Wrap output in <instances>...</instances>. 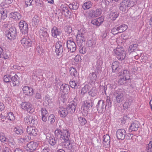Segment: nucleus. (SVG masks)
Returning a JSON list of instances; mask_svg holds the SVG:
<instances>
[{"mask_svg":"<svg viewBox=\"0 0 152 152\" xmlns=\"http://www.w3.org/2000/svg\"><path fill=\"white\" fill-rule=\"evenodd\" d=\"M76 106V104L73 102L68 105L66 108L61 107L58 111L59 114L62 117H65L68 113H74Z\"/></svg>","mask_w":152,"mask_h":152,"instance_id":"1","label":"nucleus"},{"mask_svg":"<svg viewBox=\"0 0 152 152\" xmlns=\"http://www.w3.org/2000/svg\"><path fill=\"white\" fill-rule=\"evenodd\" d=\"M137 0H124L120 3L119 9L122 12H126L129 8L133 7Z\"/></svg>","mask_w":152,"mask_h":152,"instance_id":"2","label":"nucleus"},{"mask_svg":"<svg viewBox=\"0 0 152 152\" xmlns=\"http://www.w3.org/2000/svg\"><path fill=\"white\" fill-rule=\"evenodd\" d=\"M93 103L91 101H84L81 107L82 113L83 115L84 116L87 115L89 111L91 109Z\"/></svg>","mask_w":152,"mask_h":152,"instance_id":"3","label":"nucleus"},{"mask_svg":"<svg viewBox=\"0 0 152 152\" xmlns=\"http://www.w3.org/2000/svg\"><path fill=\"white\" fill-rule=\"evenodd\" d=\"M24 121L27 124L34 127L36 126L38 123L37 117L34 115H30L28 118H24Z\"/></svg>","mask_w":152,"mask_h":152,"instance_id":"4","label":"nucleus"},{"mask_svg":"<svg viewBox=\"0 0 152 152\" xmlns=\"http://www.w3.org/2000/svg\"><path fill=\"white\" fill-rule=\"evenodd\" d=\"M113 52L117 55V58L119 60L124 59L126 57V52L122 47L117 48L113 50Z\"/></svg>","mask_w":152,"mask_h":152,"instance_id":"5","label":"nucleus"},{"mask_svg":"<svg viewBox=\"0 0 152 152\" xmlns=\"http://www.w3.org/2000/svg\"><path fill=\"white\" fill-rule=\"evenodd\" d=\"M113 95L115 97V101L118 103H121L124 101V94L122 90L118 89L115 91Z\"/></svg>","mask_w":152,"mask_h":152,"instance_id":"6","label":"nucleus"},{"mask_svg":"<svg viewBox=\"0 0 152 152\" xmlns=\"http://www.w3.org/2000/svg\"><path fill=\"white\" fill-rule=\"evenodd\" d=\"M66 46L69 51L73 52L75 51L76 46L75 43L73 39L71 38L68 39L67 41Z\"/></svg>","mask_w":152,"mask_h":152,"instance_id":"7","label":"nucleus"},{"mask_svg":"<svg viewBox=\"0 0 152 152\" xmlns=\"http://www.w3.org/2000/svg\"><path fill=\"white\" fill-rule=\"evenodd\" d=\"M39 34L40 38L42 41L47 42L49 38V35L46 28L41 29L39 31Z\"/></svg>","mask_w":152,"mask_h":152,"instance_id":"8","label":"nucleus"},{"mask_svg":"<svg viewBox=\"0 0 152 152\" xmlns=\"http://www.w3.org/2000/svg\"><path fill=\"white\" fill-rule=\"evenodd\" d=\"M20 29L22 33L27 34L28 30V24L24 21H21L19 23Z\"/></svg>","mask_w":152,"mask_h":152,"instance_id":"9","label":"nucleus"},{"mask_svg":"<svg viewBox=\"0 0 152 152\" xmlns=\"http://www.w3.org/2000/svg\"><path fill=\"white\" fill-rule=\"evenodd\" d=\"M106 106L103 100H99L96 106V108L99 113H102L106 109Z\"/></svg>","mask_w":152,"mask_h":152,"instance_id":"10","label":"nucleus"},{"mask_svg":"<svg viewBox=\"0 0 152 152\" xmlns=\"http://www.w3.org/2000/svg\"><path fill=\"white\" fill-rule=\"evenodd\" d=\"M63 43L60 41L57 42L55 45V51L57 55H61L63 51Z\"/></svg>","mask_w":152,"mask_h":152,"instance_id":"11","label":"nucleus"},{"mask_svg":"<svg viewBox=\"0 0 152 152\" xmlns=\"http://www.w3.org/2000/svg\"><path fill=\"white\" fill-rule=\"evenodd\" d=\"M6 36L9 39H14L17 36V33L15 28L12 27L9 29L8 32L6 34Z\"/></svg>","mask_w":152,"mask_h":152,"instance_id":"12","label":"nucleus"},{"mask_svg":"<svg viewBox=\"0 0 152 152\" xmlns=\"http://www.w3.org/2000/svg\"><path fill=\"white\" fill-rule=\"evenodd\" d=\"M112 67L113 72H119V75H121L122 72L121 71V66H119V63L118 61H115L112 64Z\"/></svg>","mask_w":152,"mask_h":152,"instance_id":"13","label":"nucleus"},{"mask_svg":"<svg viewBox=\"0 0 152 152\" xmlns=\"http://www.w3.org/2000/svg\"><path fill=\"white\" fill-rule=\"evenodd\" d=\"M101 10L97 9L95 10H91L90 11L88 15L89 17L95 18L99 16L101 14Z\"/></svg>","mask_w":152,"mask_h":152,"instance_id":"14","label":"nucleus"},{"mask_svg":"<svg viewBox=\"0 0 152 152\" xmlns=\"http://www.w3.org/2000/svg\"><path fill=\"white\" fill-rule=\"evenodd\" d=\"M22 108L29 113L33 112L32 106L28 102H23L21 104Z\"/></svg>","mask_w":152,"mask_h":152,"instance_id":"15","label":"nucleus"},{"mask_svg":"<svg viewBox=\"0 0 152 152\" xmlns=\"http://www.w3.org/2000/svg\"><path fill=\"white\" fill-rule=\"evenodd\" d=\"M126 131L124 129H118L116 132V136L119 140H124L125 137Z\"/></svg>","mask_w":152,"mask_h":152,"instance_id":"16","label":"nucleus"},{"mask_svg":"<svg viewBox=\"0 0 152 152\" xmlns=\"http://www.w3.org/2000/svg\"><path fill=\"white\" fill-rule=\"evenodd\" d=\"M38 146V144L37 142L33 141L30 142L27 144V148H27V150H28V151L29 150L34 151L36 149Z\"/></svg>","mask_w":152,"mask_h":152,"instance_id":"17","label":"nucleus"},{"mask_svg":"<svg viewBox=\"0 0 152 152\" xmlns=\"http://www.w3.org/2000/svg\"><path fill=\"white\" fill-rule=\"evenodd\" d=\"M26 131L28 134L31 135L33 136H35L37 134V130L31 126H28Z\"/></svg>","mask_w":152,"mask_h":152,"instance_id":"18","label":"nucleus"},{"mask_svg":"<svg viewBox=\"0 0 152 152\" xmlns=\"http://www.w3.org/2000/svg\"><path fill=\"white\" fill-rule=\"evenodd\" d=\"M20 42L24 47L26 48L30 47L31 45V40L29 39L23 38L21 40Z\"/></svg>","mask_w":152,"mask_h":152,"instance_id":"19","label":"nucleus"},{"mask_svg":"<svg viewBox=\"0 0 152 152\" xmlns=\"http://www.w3.org/2000/svg\"><path fill=\"white\" fill-rule=\"evenodd\" d=\"M61 32V30L56 26H54L51 30L52 35L54 37H56L58 35H60Z\"/></svg>","mask_w":152,"mask_h":152,"instance_id":"20","label":"nucleus"},{"mask_svg":"<svg viewBox=\"0 0 152 152\" xmlns=\"http://www.w3.org/2000/svg\"><path fill=\"white\" fill-rule=\"evenodd\" d=\"M0 140L1 142L8 141L12 145H15V142H14L13 138L8 139L6 138L3 134H0Z\"/></svg>","mask_w":152,"mask_h":152,"instance_id":"21","label":"nucleus"},{"mask_svg":"<svg viewBox=\"0 0 152 152\" xmlns=\"http://www.w3.org/2000/svg\"><path fill=\"white\" fill-rule=\"evenodd\" d=\"M104 20V19L103 17H101L92 20L91 21V23L92 24L95 25L96 26H100L101 24L103 22Z\"/></svg>","mask_w":152,"mask_h":152,"instance_id":"22","label":"nucleus"},{"mask_svg":"<svg viewBox=\"0 0 152 152\" xmlns=\"http://www.w3.org/2000/svg\"><path fill=\"white\" fill-rule=\"evenodd\" d=\"M138 128L139 123L137 121H136L131 124L129 127V131L131 132L133 131H136L137 130Z\"/></svg>","mask_w":152,"mask_h":152,"instance_id":"23","label":"nucleus"},{"mask_svg":"<svg viewBox=\"0 0 152 152\" xmlns=\"http://www.w3.org/2000/svg\"><path fill=\"white\" fill-rule=\"evenodd\" d=\"M10 17L13 19L19 20L21 18L22 16L18 12H12L10 15Z\"/></svg>","mask_w":152,"mask_h":152,"instance_id":"24","label":"nucleus"},{"mask_svg":"<svg viewBox=\"0 0 152 152\" xmlns=\"http://www.w3.org/2000/svg\"><path fill=\"white\" fill-rule=\"evenodd\" d=\"M64 141L63 142L62 145L63 147L64 148H68L69 149H71L72 147V144L70 142L69 140H64Z\"/></svg>","mask_w":152,"mask_h":152,"instance_id":"25","label":"nucleus"},{"mask_svg":"<svg viewBox=\"0 0 152 152\" xmlns=\"http://www.w3.org/2000/svg\"><path fill=\"white\" fill-rule=\"evenodd\" d=\"M61 136V138L63 140H68L69 139V133L67 130L63 129L62 134Z\"/></svg>","mask_w":152,"mask_h":152,"instance_id":"26","label":"nucleus"},{"mask_svg":"<svg viewBox=\"0 0 152 152\" xmlns=\"http://www.w3.org/2000/svg\"><path fill=\"white\" fill-rule=\"evenodd\" d=\"M86 33L85 31L83 29H80L79 31V34L77 35L76 39H80L82 38L83 39H86Z\"/></svg>","mask_w":152,"mask_h":152,"instance_id":"27","label":"nucleus"},{"mask_svg":"<svg viewBox=\"0 0 152 152\" xmlns=\"http://www.w3.org/2000/svg\"><path fill=\"white\" fill-rule=\"evenodd\" d=\"M11 80L12 85L14 86L19 85V82L18 80V77L17 75H15L14 76L12 77Z\"/></svg>","mask_w":152,"mask_h":152,"instance_id":"28","label":"nucleus"},{"mask_svg":"<svg viewBox=\"0 0 152 152\" xmlns=\"http://www.w3.org/2000/svg\"><path fill=\"white\" fill-rule=\"evenodd\" d=\"M41 113L42 115V120L44 122H46L47 120V118L48 115L47 110L45 108L41 109Z\"/></svg>","mask_w":152,"mask_h":152,"instance_id":"29","label":"nucleus"},{"mask_svg":"<svg viewBox=\"0 0 152 152\" xmlns=\"http://www.w3.org/2000/svg\"><path fill=\"white\" fill-rule=\"evenodd\" d=\"M60 89L64 93L66 94L69 91L70 88L68 85L65 84L61 86Z\"/></svg>","mask_w":152,"mask_h":152,"instance_id":"30","label":"nucleus"},{"mask_svg":"<svg viewBox=\"0 0 152 152\" xmlns=\"http://www.w3.org/2000/svg\"><path fill=\"white\" fill-rule=\"evenodd\" d=\"M39 18L37 15H35L32 19V24L34 26L37 27L39 24Z\"/></svg>","mask_w":152,"mask_h":152,"instance_id":"31","label":"nucleus"},{"mask_svg":"<svg viewBox=\"0 0 152 152\" xmlns=\"http://www.w3.org/2000/svg\"><path fill=\"white\" fill-rule=\"evenodd\" d=\"M97 75L95 72H93L90 73L89 75L88 78L89 80L91 81V82H94L96 80Z\"/></svg>","mask_w":152,"mask_h":152,"instance_id":"32","label":"nucleus"},{"mask_svg":"<svg viewBox=\"0 0 152 152\" xmlns=\"http://www.w3.org/2000/svg\"><path fill=\"white\" fill-rule=\"evenodd\" d=\"M118 15L117 12H111L110 13L109 18L111 20H114L118 17Z\"/></svg>","mask_w":152,"mask_h":152,"instance_id":"33","label":"nucleus"},{"mask_svg":"<svg viewBox=\"0 0 152 152\" xmlns=\"http://www.w3.org/2000/svg\"><path fill=\"white\" fill-rule=\"evenodd\" d=\"M117 27L119 31V32L120 33L123 32L125 31L128 28L127 26L124 24H122L120 26Z\"/></svg>","mask_w":152,"mask_h":152,"instance_id":"34","label":"nucleus"},{"mask_svg":"<svg viewBox=\"0 0 152 152\" xmlns=\"http://www.w3.org/2000/svg\"><path fill=\"white\" fill-rule=\"evenodd\" d=\"M92 4L91 1L86 2L83 4L82 6V8L85 10L88 9L92 7Z\"/></svg>","mask_w":152,"mask_h":152,"instance_id":"35","label":"nucleus"},{"mask_svg":"<svg viewBox=\"0 0 152 152\" xmlns=\"http://www.w3.org/2000/svg\"><path fill=\"white\" fill-rule=\"evenodd\" d=\"M13 130L15 133L18 135H21L23 132V129L19 126H17L14 128Z\"/></svg>","mask_w":152,"mask_h":152,"instance_id":"36","label":"nucleus"},{"mask_svg":"<svg viewBox=\"0 0 152 152\" xmlns=\"http://www.w3.org/2000/svg\"><path fill=\"white\" fill-rule=\"evenodd\" d=\"M69 7L70 9L76 10L78 9L79 7V4L75 2H73L72 4H70Z\"/></svg>","mask_w":152,"mask_h":152,"instance_id":"37","label":"nucleus"},{"mask_svg":"<svg viewBox=\"0 0 152 152\" xmlns=\"http://www.w3.org/2000/svg\"><path fill=\"white\" fill-rule=\"evenodd\" d=\"M7 11L3 10H1L0 11V20L1 19L4 20L7 17Z\"/></svg>","mask_w":152,"mask_h":152,"instance_id":"38","label":"nucleus"},{"mask_svg":"<svg viewBox=\"0 0 152 152\" xmlns=\"http://www.w3.org/2000/svg\"><path fill=\"white\" fill-rule=\"evenodd\" d=\"M36 50L38 53L39 55H40L42 53L43 48L42 46L40 44H37L36 45Z\"/></svg>","mask_w":152,"mask_h":152,"instance_id":"39","label":"nucleus"},{"mask_svg":"<svg viewBox=\"0 0 152 152\" xmlns=\"http://www.w3.org/2000/svg\"><path fill=\"white\" fill-rule=\"evenodd\" d=\"M121 75H123V77L125 78V79L126 80H129L130 79L129 72L127 70H124L123 71L122 74Z\"/></svg>","mask_w":152,"mask_h":152,"instance_id":"40","label":"nucleus"},{"mask_svg":"<svg viewBox=\"0 0 152 152\" xmlns=\"http://www.w3.org/2000/svg\"><path fill=\"white\" fill-rule=\"evenodd\" d=\"M137 44H133L130 45L129 48V51L130 52V53L132 52H135L137 50Z\"/></svg>","mask_w":152,"mask_h":152,"instance_id":"41","label":"nucleus"},{"mask_svg":"<svg viewBox=\"0 0 152 152\" xmlns=\"http://www.w3.org/2000/svg\"><path fill=\"white\" fill-rule=\"evenodd\" d=\"M18 139L22 143L26 142L29 140V137L28 136H25L23 137H20Z\"/></svg>","mask_w":152,"mask_h":152,"instance_id":"42","label":"nucleus"},{"mask_svg":"<svg viewBox=\"0 0 152 152\" xmlns=\"http://www.w3.org/2000/svg\"><path fill=\"white\" fill-rule=\"evenodd\" d=\"M63 130L61 129H57L55 131V137H60L61 138V135L62 134Z\"/></svg>","mask_w":152,"mask_h":152,"instance_id":"43","label":"nucleus"},{"mask_svg":"<svg viewBox=\"0 0 152 152\" xmlns=\"http://www.w3.org/2000/svg\"><path fill=\"white\" fill-rule=\"evenodd\" d=\"M57 141V139H55L53 137H51L49 138V141L50 144L52 145H55Z\"/></svg>","mask_w":152,"mask_h":152,"instance_id":"44","label":"nucleus"},{"mask_svg":"<svg viewBox=\"0 0 152 152\" xmlns=\"http://www.w3.org/2000/svg\"><path fill=\"white\" fill-rule=\"evenodd\" d=\"M62 12L63 13L67 16L70 15H71V12L68 9L67 7H64L63 9L62 10Z\"/></svg>","mask_w":152,"mask_h":152,"instance_id":"45","label":"nucleus"},{"mask_svg":"<svg viewBox=\"0 0 152 152\" xmlns=\"http://www.w3.org/2000/svg\"><path fill=\"white\" fill-rule=\"evenodd\" d=\"M69 84L71 87L75 88H77L79 86V84L77 83H76L74 81H70Z\"/></svg>","mask_w":152,"mask_h":152,"instance_id":"46","label":"nucleus"},{"mask_svg":"<svg viewBox=\"0 0 152 152\" xmlns=\"http://www.w3.org/2000/svg\"><path fill=\"white\" fill-rule=\"evenodd\" d=\"M44 101L46 103V105H48L49 103L52 102L53 99H50L48 96H45V99Z\"/></svg>","mask_w":152,"mask_h":152,"instance_id":"47","label":"nucleus"},{"mask_svg":"<svg viewBox=\"0 0 152 152\" xmlns=\"http://www.w3.org/2000/svg\"><path fill=\"white\" fill-rule=\"evenodd\" d=\"M55 120V117L53 115H50L48 117V121L50 124H52Z\"/></svg>","mask_w":152,"mask_h":152,"instance_id":"48","label":"nucleus"},{"mask_svg":"<svg viewBox=\"0 0 152 152\" xmlns=\"http://www.w3.org/2000/svg\"><path fill=\"white\" fill-rule=\"evenodd\" d=\"M70 75L74 77L76 76L77 75V71L75 68H72L69 72Z\"/></svg>","mask_w":152,"mask_h":152,"instance_id":"49","label":"nucleus"},{"mask_svg":"<svg viewBox=\"0 0 152 152\" xmlns=\"http://www.w3.org/2000/svg\"><path fill=\"white\" fill-rule=\"evenodd\" d=\"M12 77L9 75H6L4 76L3 77V80L6 83H8L10 81Z\"/></svg>","mask_w":152,"mask_h":152,"instance_id":"50","label":"nucleus"},{"mask_svg":"<svg viewBox=\"0 0 152 152\" xmlns=\"http://www.w3.org/2000/svg\"><path fill=\"white\" fill-rule=\"evenodd\" d=\"M89 94L92 96H94L96 95V91L95 88H93L88 92Z\"/></svg>","mask_w":152,"mask_h":152,"instance_id":"51","label":"nucleus"},{"mask_svg":"<svg viewBox=\"0 0 152 152\" xmlns=\"http://www.w3.org/2000/svg\"><path fill=\"white\" fill-rule=\"evenodd\" d=\"M103 141L104 142H105L107 143V144L108 145V143L109 144L110 142V137L108 135H104L103 136Z\"/></svg>","mask_w":152,"mask_h":152,"instance_id":"52","label":"nucleus"},{"mask_svg":"<svg viewBox=\"0 0 152 152\" xmlns=\"http://www.w3.org/2000/svg\"><path fill=\"white\" fill-rule=\"evenodd\" d=\"M77 45L79 47L82 46L83 42L85 41V39L80 38V39H77Z\"/></svg>","mask_w":152,"mask_h":152,"instance_id":"53","label":"nucleus"},{"mask_svg":"<svg viewBox=\"0 0 152 152\" xmlns=\"http://www.w3.org/2000/svg\"><path fill=\"white\" fill-rule=\"evenodd\" d=\"M77 45L79 47L82 46L83 42L85 41V39L80 38V39H77Z\"/></svg>","mask_w":152,"mask_h":152,"instance_id":"54","label":"nucleus"},{"mask_svg":"<svg viewBox=\"0 0 152 152\" xmlns=\"http://www.w3.org/2000/svg\"><path fill=\"white\" fill-rule=\"evenodd\" d=\"M7 118L11 121L14 120L15 119V118L13 113L11 112L7 113Z\"/></svg>","mask_w":152,"mask_h":152,"instance_id":"55","label":"nucleus"},{"mask_svg":"<svg viewBox=\"0 0 152 152\" xmlns=\"http://www.w3.org/2000/svg\"><path fill=\"white\" fill-rule=\"evenodd\" d=\"M147 152H152V142L150 141L146 147Z\"/></svg>","mask_w":152,"mask_h":152,"instance_id":"56","label":"nucleus"},{"mask_svg":"<svg viewBox=\"0 0 152 152\" xmlns=\"http://www.w3.org/2000/svg\"><path fill=\"white\" fill-rule=\"evenodd\" d=\"M126 79L124 77H121L118 80V83L120 85L125 84L126 83Z\"/></svg>","mask_w":152,"mask_h":152,"instance_id":"57","label":"nucleus"},{"mask_svg":"<svg viewBox=\"0 0 152 152\" xmlns=\"http://www.w3.org/2000/svg\"><path fill=\"white\" fill-rule=\"evenodd\" d=\"M64 30L65 31L69 34H70L72 31V27L69 26H66L64 28Z\"/></svg>","mask_w":152,"mask_h":152,"instance_id":"58","label":"nucleus"},{"mask_svg":"<svg viewBox=\"0 0 152 152\" xmlns=\"http://www.w3.org/2000/svg\"><path fill=\"white\" fill-rule=\"evenodd\" d=\"M102 62L100 60L97 61L96 65V69L98 70H99L102 67Z\"/></svg>","mask_w":152,"mask_h":152,"instance_id":"59","label":"nucleus"},{"mask_svg":"<svg viewBox=\"0 0 152 152\" xmlns=\"http://www.w3.org/2000/svg\"><path fill=\"white\" fill-rule=\"evenodd\" d=\"M29 87L27 86H25L23 87V93L25 94L26 95L28 94V92L29 89Z\"/></svg>","mask_w":152,"mask_h":152,"instance_id":"60","label":"nucleus"},{"mask_svg":"<svg viewBox=\"0 0 152 152\" xmlns=\"http://www.w3.org/2000/svg\"><path fill=\"white\" fill-rule=\"evenodd\" d=\"M79 119L82 125H85L87 122L86 120L83 118L80 117Z\"/></svg>","mask_w":152,"mask_h":152,"instance_id":"61","label":"nucleus"},{"mask_svg":"<svg viewBox=\"0 0 152 152\" xmlns=\"http://www.w3.org/2000/svg\"><path fill=\"white\" fill-rule=\"evenodd\" d=\"M88 91V87H87L86 86H84L82 89L81 94L82 95H83L86 93Z\"/></svg>","mask_w":152,"mask_h":152,"instance_id":"62","label":"nucleus"},{"mask_svg":"<svg viewBox=\"0 0 152 152\" xmlns=\"http://www.w3.org/2000/svg\"><path fill=\"white\" fill-rule=\"evenodd\" d=\"M111 32L113 34H116L118 33H119L117 27H114L112 29Z\"/></svg>","mask_w":152,"mask_h":152,"instance_id":"63","label":"nucleus"},{"mask_svg":"<svg viewBox=\"0 0 152 152\" xmlns=\"http://www.w3.org/2000/svg\"><path fill=\"white\" fill-rule=\"evenodd\" d=\"M7 113H2L1 114L0 117L2 119V120L4 121V119L7 118Z\"/></svg>","mask_w":152,"mask_h":152,"instance_id":"64","label":"nucleus"}]
</instances>
